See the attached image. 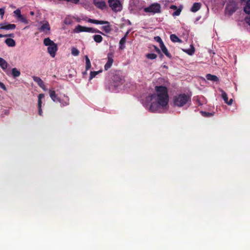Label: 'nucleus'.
<instances>
[{
    "instance_id": "49530a36",
    "label": "nucleus",
    "mask_w": 250,
    "mask_h": 250,
    "mask_svg": "<svg viewBox=\"0 0 250 250\" xmlns=\"http://www.w3.org/2000/svg\"><path fill=\"white\" fill-rule=\"evenodd\" d=\"M202 113L207 115V116H208V117H209L211 115V113L209 112H202Z\"/></svg>"
},
{
    "instance_id": "2f4dec72",
    "label": "nucleus",
    "mask_w": 250,
    "mask_h": 250,
    "mask_svg": "<svg viewBox=\"0 0 250 250\" xmlns=\"http://www.w3.org/2000/svg\"><path fill=\"white\" fill-rule=\"evenodd\" d=\"M184 52L187 53V54L191 55L193 54L194 52H195V49H194V47L192 45H190V49L184 50Z\"/></svg>"
},
{
    "instance_id": "4be33fe9",
    "label": "nucleus",
    "mask_w": 250,
    "mask_h": 250,
    "mask_svg": "<svg viewBox=\"0 0 250 250\" xmlns=\"http://www.w3.org/2000/svg\"><path fill=\"white\" fill-rule=\"evenodd\" d=\"M206 78H207V79L208 80L211 81L213 82H218V81H219V79L216 76L209 74L207 75V76H206Z\"/></svg>"
},
{
    "instance_id": "cd10ccee",
    "label": "nucleus",
    "mask_w": 250,
    "mask_h": 250,
    "mask_svg": "<svg viewBox=\"0 0 250 250\" xmlns=\"http://www.w3.org/2000/svg\"><path fill=\"white\" fill-rule=\"evenodd\" d=\"M12 75L14 78L19 77L20 76V71L16 68L12 69Z\"/></svg>"
},
{
    "instance_id": "a19ab883",
    "label": "nucleus",
    "mask_w": 250,
    "mask_h": 250,
    "mask_svg": "<svg viewBox=\"0 0 250 250\" xmlns=\"http://www.w3.org/2000/svg\"><path fill=\"white\" fill-rule=\"evenodd\" d=\"M63 0L66 2H70L73 3H78L79 2V0Z\"/></svg>"
},
{
    "instance_id": "dca6fc26",
    "label": "nucleus",
    "mask_w": 250,
    "mask_h": 250,
    "mask_svg": "<svg viewBox=\"0 0 250 250\" xmlns=\"http://www.w3.org/2000/svg\"><path fill=\"white\" fill-rule=\"evenodd\" d=\"M159 47H160L161 50H162V52H163L167 58L169 59L171 58V55L169 53L168 51H167V48L164 44L160 45Z\"/></svg>"
},
{
    "instance_id": "9d476101",
    "label": "nucleus",
    "mask_w": 250,
    "mask_h": 250,
    "mask_svg": "<svg viewBox=\"0 0 250 250\" xmlns=\"http://www.w3.org/2000/svg\"><path fill=\"white\" fill-rule=\"evenodd\" d=\"M49 97L51 99L54 101V102H60L61 103V99L57 96L56 94L55 91L54 90H49Z\"/></svg>"
},
{
    "instance_id": "2eb2a0df",
    "label": "nucleus",
    "mask_w": 250,
    "mask_h": 250,
    "mask_svg": "<svg viewBox=\"0 0 250 250\" xmlns=\"http://www.w3.org/2000/svg\"><path fill=\"white\" fill-rule=\"evenodd\" d=\"M84 32L92 33H99L104 35V34L101 31L96 28H93L92 27H85Z\"/></svg>"
},
{
    "instance_id": "e433bc0d",
    "label": "nucleus",
    "mask_w": 250,
    "mask_h": 250,
    "mask_svg": "<svg viewBox=\"0 0 250 250\" xmlns=\"http://www.w3.org/2000/svg\"><path fill=\"white\" fill-rule=\"evenodd\" d=\"M154 40L159 43V45H164V42H163L162 40L160 37H159V36L154 37Z\"/></svg>"
},
{
    "instance_id": "39448f33",
    "label": "nucleus",
    "mask_w": 250,
    "mask_h": 250,
    "mask_svg": "<svg viewBox=\"0 0 250 250\" xmlns=\"http://www.w3.org/2000/svg\"><path fill=\"white\" fill-rule=\"evenodd\" d=\"M111 81H112V85L114 87H117L119 85L124 83V80L121 75L118 73H116L111 76Z\"/></svg>"
},
{
    "instance_id": "c85d7f7f",
    "label": "nucleus",
    "mask_w": 250,
    "mask_h": 250,
    "mask_svg": "<svg viewBox=\"0 0 250 250\" xmlns=\"http://www.w3.org/2000/svg\"><path fill=\"white\" fill-rule=\"evenodd\" d=\"M227 9L228 12H229V14L231 15L234 13L236 10H237V7L235 6H228Z\"/></svg>"
},
{
    "instance_id": "8fccbe9b",
    "label": "nucleus",
    "mask_w": 250,
    "mask_h": 250,
    "mask_svg": "<svg viewBox=\"0 0 250 250\" xmlns=\"http://www.w3.org/2000/svg\"><path fill=\"white\" fill-rule=\"evenodd\" d=\"M171 7H174L175 8H176V6H171Z\"/></svg>"
},
{
    "instance_id": "ea45409f",
    "label": "nucleus",
    "mask_w": 250,
    "mask_h": 250,
    "mask_svg": "<svg viewBox=\"0 0 250 250\" xmlns=\"http://www.w3.org/2000/svg\"><path fill=\"white\" fill-rule=\"evenodd\" d=\"M154 50H155L156 52L158 54H160L161 57H162L163 55H162V54H161V50H160L158 48V47H157L155 45L154 46Z\"/></svg>"
},
{
    "instance_id": "393cba45",
    "label": "nucleus",
    "mask_w": 250,
    "mask_h": 250,
    "mask_svg": "<svg viewBox=\"0 0 250 250\" xmlns=\"http://www.w3.org/2000/svg\"><path fill=\"white\" fill-rule=\"evenodd\" d=\"M0 66L3 70H5L7 68V62L2 58H0Z\"/></svg>"
},
{
    "instance_id": "de8ad7c7",
    "label": "nucleus",
    "mask_w": 250,
    "mask_h": 250,
    "mask_svg": "<svg viewBox=\"0 0 250 250\" xmlns=\"http://www.w3.org/2000/svg\"><path fill=\"white\" fill-rule=\"evenodd\" d=\"M247 22L249 23V25H250V19H249V20Z\"/></svg>"
},
{
    "instance_id": "b1692460",
    "label": "nucleus",
    "mask_w": 250,
    "mask_h": 250,
    "mask_svg": "<svg viewBox=\"0 0 250 250\" xmlns=\"http://www.w3.org/2000/svg\"><path fill=\"white\" fill-rule=\"evenodd\" d=\"M85 27V26H83L81 25H78L75 27V28H74V32L76 33H79L81 32H84Z\"/></svg>"
},
{
    "instance_id": "bb28decb",
    "label": "nucleus",
    "mask_w": 250,
    "mask_h": 250,
    "mask_svg": "<svg viewBox=\"0 0 250 250\" xmlns=\"http://www.w3.org/2000/svg\"><path fill=\"white\" fill-rule=\"evenodd\" d=\"M125 42V35L119 41V49L123 50L125 48L124 44Z\"/></svg>"
},
{
    "instance_id": "f704fd0d",
    "label": "nucleus",
    "mask_w": 250,
    "mask_h": 250,
    "mask_svg": "<svg viewBox=\"0 0 250 250\" xmlns=\"http://www.w3.org/2000/svg\"><path fill=\"white\" fill-rule=\"evenodd\" d=\"M101 72V70L97 71H92L90 72V76H89V80L92 79L94 77H96L97 75Z\"/></svg>"
},
{
    "instance_id": "aec40b11",
    "label": "nucleus",
    "mask_w": 250,
    "mask_h": 250,
    "mask_svg": "<svg viewBox=\"0 0 250 250\" xmlns=\"http://www.w3.org/2000/svg\"><path fill=\"white\" fill-rule=\"evenodd\" d=\"M43 43H44V45L48 46L57 45L56 43L49 39V38L44 39V41H43Z\"/></svg>"
},
{
    "instance_id": "c03bdc74",
    "label": "nucleus",
    "mask_w": 250,
    "mask_h": 250,
    "mask_svg": "<svg viewBox=\"0 0 250 250\" xmlns=\"http://www.w3.org/2000/svg\"><path fill=\"white\" fill-rule=\"evenodd\" d=\"M0 87L4 90H6V87L2 82H0Z\"/></svg>"
},
{
    "instance_id": "a18cd8bd",
    "label": "nucleus",
    "mask_w": 250,
    "mask_h": 250,
    "mask_svg": "<svg viewBox=\"0 0 250 250\" xmlns=\"http://www.w3.org/2000/svg\"><path fill=\"white\" fill-rule=\"evenodd\" d=\"M3 14H4V9L3 8H0V15L2 17Z\"/></svg>"
},
{
    "instance_id": "20e7f679",
    "label": "nucleus",
    "mask_w": 250,
    "mask_h": 250,
    "mask_svg": "<svg viewBox=\"0 0 250 250\" xmlns=\"http://www.w3.org/2000/svg\"><path fill=\"white\" fill-rule=\"evenodd\" d=\"M108 4L114 12H120L122 10V5L119 0H108Z\"/></svg>"
},
{
    "instance_id": "7c9ffc66",
    "label": "nucleus",
    "mask_w": 250,
    "mask_h": 250,
    "mask_svg": "<svg viewBox=\"0 0 250 250\" xmlns=\"http://www.w3.org/2000/svg\"><path fill=\"white\" fill-rule=\"evenodd\" d=\"M69 100L68 99V97L64 96V98L61 99V103H60L63 106H67L68 105V101Z\"/></svg>"
},
{
    "instance_id": "a878e982",
    "label": "nucleus",
    "mask_w": 250,
    "mask_h": 250,
    "mask_svg": "<svg viewBox=\"0 0 250 250\" xmlns=\"http://www.w3.org/2000/svg\"><path fill=\"white\" fill-rule=\"evenodd\" d=\"M105 25L102 27V29L106 33H109L111 31V27L110 23L109 24H105Z\"/></svg>"
},
{
    "instance_id": "6e6552de",
    "label": "nucleus",
    "mask_w": 250,
    "mask_h": 250,
    "mask_svg": "<svg viewBox=\"0 0 250 250\" xmlns=\"http://www.w3.org/2000/svg\"><path fill=\"white\" fill-rule=\"evenodd\" d=\"M107 59V62H106V64L104 65L105 70H108V69L111 68L113 62V55L111 54H108Z\"/></svg>"
},
{
    "instance_id": "ddd939ff",
    "label": "nucleus",
    "mask_w": 250,
    "mask_h": 250,
    "mask_svg": "<svg viewBox=\"0 0 250 250\" xmlns=\"http://www.w3.org/2000/svg\"><path fill=\"white\" fill-rule=\"evenodd\" d=\"M88 22L96 24L97 25L108 24V23L109 22L108 21H100V20H94V19H89V20H88Z\"/></svg>"
},
{
    "instance_id": "37998d69",
    "label": "nucleus",
    "mask_w": 250,
    "mask_h": 250,
    "mask_svg": "<svg viewBox=\"0 0 250 250\" xmlns=\"http://www.w3.org/2000/svg\"><path fill=\"white\" fill-rule=\"evenodd\" d=\"M180 13H181V10L178 9L176 10L174 13H173V15L174 16H179L180 15Z\"/></svg>"
},
{
    "instance_id": "c756f323",
    "label": "nucleus",
    "mask_w": 250,
    "mask_h": 250,
    "mask_svg": "<svg viewBox=\"0 0 250 250\" xmlns=\"http://www.w3.org/2000/svg\"><path fill=\"white\" fill-rule=\"evenodd\" d=\"M93 39L97 43H101L102 42L103 38L100 35H94L93 36Z\"/></svg>"
},
{
    "instance_id": "c9c22d12",
    "label": "nucleus",
    "mask_w": 250,
    "mask_h": 250,
    "mask_svg": "<svg viewBox=\"0 0 250 250\" xmlns=\"http://www.w3.org/2000/svg\"><path fill=\"white\" fill-rule=\"evenodd\" d=\"M71 53L74 56H77L79 54V51L76 47H73L71 50Z\"/></svg>"
},
{
    "instance_id": "72a5a7b5",
    "label": "nucleus",
    "mask_w": 250,
    "mask_h": 250,
    "mask_svg": "<svg viewBox=\"0 0 250 250\" xmlns=\"http://www.w3.org/2000/svg\"><path fill=\"white\" fill-rule=\"evenodd\" d=\"M146 57L148 59L154 60L156 58L157 55L155 53H148L146 55Z\"/></svg>"
},
{
    "instance_id": "412c9836",
    "label": "nucleus",
    "mask_w": 250,
    "mask_h": 250,
    "mask_svg": "<svg viewBox=\"0 0 250 250\" xmlns=\"http://www.w3.org/2000/svg\"><path fill=\"white\" fill-rule=\"evenodd\" d=\"M4 42H5L6 44H7L8 47H14L16 45L15 41L11 39V38H7L4 41Z\"/></svg>"
},
{
    "instance_id": "603ef678",
    "label": "nucleus",
    "mask_w": 250,
    "mask_h": 250,
    "mask_svg": "<svg viewBox=\"0 0 250 250\" xmlns=\"http://www.w3.org/2000/svg\"><path fill=\"white\" fill-rule=\"evenodd\" d=\"M30 14H31V15H33V14H34V13H33V12H31Z\"/></svg>"
},
{
    "instance_id": "423d86ee",
    "label": "nucleus",
    "mask_w": 250,
    "mask_h": 250,
    "mask_svg": "<svg viewBox=\"0 0 250 250\" xmlns=\"http://www.w3.org/2000/svg\"><path fill=\"white\" fill-rule=\"evenodd\" d=\"M93 3L98 9L103 10L106 8V3L104 0H93Z\"/></svg>"
},
{
    "instance_id": "58836bf2",
    "label": "nucleus",
    "mask_w": 250,
    "mask_h": 250,
    "mask_svg": "<svg viewBox=\"0 0 250 250\" xmlns=\"http://www.w3.org/2000/svg\"><path fill=\"white\" fill-rule=\"evenodd\" d=\"M17 18H18L19 20L21 21V22L23 23H27V20H26V18L24 17H18Z\"/></svg>"
},
{
    "instance_id": "1a4fd4ad",
    "label": "nucleus",
    "mask_w": 250,
    "mask_h": 250,
    "mask_svg": "<svg viewBox=\"0 0 250 250\" xmlns=\"http://www.w3.org/2000/svg\"><path fill=\"white\" fill-rule=\"evenodd\" d=\"M44 97V95L43 94H40L38 95V101H37V106H38V114L40 116H42V99Z\"/></svg>"
},
{
    "instance_id": "3c124183",
    "label": "nucleus",
    "mask_w": 250,
    "mask_h": 250,
    "mask_svg": "<svg viewBox=\"0 0 250 250\" xmlns=\"http://www.w3.org/2000/svg\"><path fill=\"white\" fill-rule=\"evenodd\" d=\"M86 74V71H85V72H84V73H83V74H84V75H85V74Z\"/></svg>"
},
{
    "instance_id": "a211bd4d",
    "label": "nucleus",
    "mask_w": 250,
    "mask_h": 250,
    "mask_svg": "<svg viewBox=\"0 0 250 250\" xmlns=\"http://www.w3.org/2000/svg\"><path fill=\"white\" fill-rule=\"evenodd\" d=\"M241 1H246L245 7H244V12L247 14H250V0H241Z\"/></svg>"
},
{
    "instance_id": "4c0bfd02",
    "label": "nucleus",
    "mask_w": 250,
    "mask_h": 250,
    "mask_svg": "<svg viewBox=\"0 0 250 250\" xmlns=\"http://www.w3.org/2000/svg\"><path fill=\"white\" fill-rule=\"evenodd\" d=\"M14 14H15V16H16L17 18L23 17V16L21 15V11L19 9L15 10V11H14Z\"/></svg>"
},
{
    "instance_id": "6ab92c4d",
    "label": "nucleus",
    "mask_w": 250,
    "mask_h": 250,
    "mask_svg": "<svg viewBox=\"0 0 250 250\" xmlns=\"http://www.w3.org/2000/svg\"><path fill=\"white\" fill-rule=\"evenodd\" d=\"M201 4L200 3L196 2L193 4L191 8H190V11L195 13L197 12L201 8Z\"/></svg>"
},
{
    "instance_id": "79ce46f5",
    "label": "nucleus",
    "mask_w": 250,
    "mask_h": 250,
    "mask_svg": "<svg viewBox=\"0 0 250 250\" xmlns=\"http://www.w3.org/2000/svg\"><path fill=\"white\" fill-rule=\"evenodd\" d=\"M2 36H3V38H7V37L14 38V34L13 33L8 34H6V35H2Z\"/></svg>"
},
{
    "instance_id": "7ed1b4c3",
    "label": "nucleus",
    "mask_w": 250,
    "mask_h": 250,
    "mask_svg": "<svg viewBox=\"0 0 250 250\" xmlns=\"http://www.w3.org/2000/svg\"><path fill=\"white\" fill-rule=\"evenodd\" d=\"M161 5L159 3H154L147 7L144 8V11L146 13L153 14L161 13Z\"/></svg>"
},
{
    "instance_id": "473e14b6",
    "label": "nucleus",
    "mask_w": 250,
    "mask_h": 250,
    "mask_svg": "<svg viewBox=\"0 0 250 250\" xmlns=\"http://www.w3.org/2000/svg\"><path fill=\"white\" fill-rule=\"evenodd\" d=\"M85 61H86V71H87L91 68V62L87 56H85Z\"/></svg>"
},
{
    "instance_id": "f257e3e1",
    "label": "nucleus",
    "mask_w": 250,
    "mask_h": 250,
    "mask_svg": "<svg viewBox=\"0 0 250 250\" xmlns=\"http://www.w3.org/2000/svg\"><path fill=\"white\" fill-rule=\"evenodd\" d=\"M156 94H151L147 96V102H152L150 104H145L146 108L151 113L159 112L160 108H166L168 103L169 97L167 93V89L164 86H156Z\"/></svg>"
},
{
    "instance_id": "f03ea898",
    "label": "nucleus",
    "mask_w": 250,
    "mask_h": 250,
    "mask_svg": "<svg viewBox=\"0 0 250 250\" xmlns=\"http://www.w3.org/2000/svg\"><path fill=\"white\" fill-rule=\"evenodd\" d=\"M190 101V97L185 93L176 95L173 98V102L175 106L179 107H183Z\"/></svg>"
},
{
    "instance_id": "9b49d317",
    "label": "nucleus",
    "mask_w": 250,
    "mask_h": 250,
    "mask_svg": "<svg viewBox=\"0 0 250 250\" xmlns=\"http://www.w3.org/2000/svg\"><path fill=\"white\" fill-rule=\"evenodd\" d=\"M221 92V97H222L223 100L224 102L228 105H231L232 103V100L230 99L229 100L228 99L227 94L223 90H220Z\"/></svg>"
},
{
    "instance_id": "0eeeda50",
    "label": "nucleus",
    "mask_w": 250,
    "mask_h": 250,
    "mask_svg": "<svg viewBox=\"0 0 250 250\" xmlns=\"http://www.w3.org/2000/svg\"><path fill=\"white\" fill-rule=\"evenodd\" d=\"M57 45L49 46L47 47V52L52 58H54L56 55V52L57 51Z\"/></svg>"
},
{
    "instance_id": "f3484780",
    "label": "nucleus",
    "mask_w": 250,
    "mask_h": 250,
    "mask_svg": "<svg viewBox=\"0 0 250 250\" xmlns=\"http://www.w3.org/2000/svg\"><path fill=\"white\" fill-rule=\"evenodd\" d=\"M32 79H33L34 82L36 83L41 88H43L44 86V84H43V81L40 78L37 76H33Z\"/></svg>"
},
{
    "instance_id": "09e8293b",
    "label": "nucleus",
    "mask_w": 250,
    "mask_h": 250,
    "mask_svg": "<svg viewBox=\"0 0 250 250\" xmlns=\"http://www.w3.org/2000/svg\"><path fill=\"white\" fill-rule=\"evenodd\" d=\"M0 38H3L2 34H0Z\"/></svg>"
},
{
    "instance_id": "f8f14e48",
    "label": "nucleus",
    "mask_w": 250,
    "mask_h": 250,
    "mask_svg": "<svg viewBox=\"0 0 250 250\" xmlns=\"http://www.w3.org/2000/svg\"><path fill=\"white\" fill-rule=\"evenodd\" d=\"M16 28V25L14 24H0V29L2 30H14Z\"/></svg>"
},
{
    "instance_id": "4468645a",
    "label": "nucleus",
    "mask_w": 250,
    "mask_h": 250,
    "mask_svg": "<svg viewBox=\"0 0 250 250\" xmlns=\"http://www.w3.org/2000/svg\"><path fill=\"white\" fill-rule=\"evenodd\" d=\"M39 30L41 32H43L44 33H46L50 31V26L48 22H45L43 23L42 25L40 26Z\"/></svg>"
},
{
    "instance_id": "5701e85b",
    "label": "nucleus",
    "mask_w": 250,
    "mask_h": 250,
    "mask_svg": "<svg viewBox=\"0 0 250 250\" xmlns=\"http://www.w3.org/2000/svg\"><path fill=\"white\" fill-rule=\"evenodd\" d=\"M170 40H171V42H182V40L179 39L176 35L174 34L170 35Z\"/></svg>"
}]
</instances>
